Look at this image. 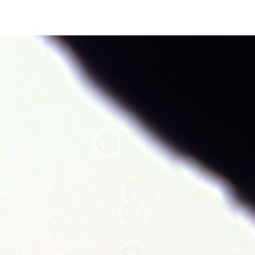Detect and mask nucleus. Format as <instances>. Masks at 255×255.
<instances>
[{
    "label": "nucleus",
    "instance_id": "7ed1b4c3",
    "mask_svg": "<svg viewBox=\"0 0 255 255\" xmlns=\"http://www.w3.org/2000/svg\"><path fill=\"white\" fill-rule=\"evenodd\" d=\"M227 95L229 96V97H233L234 96V93L233 92H229L228 93Z\"/></svg>",
    "mask_w": 255,
    "mask_h": 255
},
{
    "label": "nucleus",
    "instance_id": "f03ea898",
    "mask_svg": "<svg viewBox=\"0 0 255 255\" xmlns=\"http://www.w3.org/2000/svg\"><path fill=\"white\" fill-rule=\"evenodd\" d=\"M135 112H168V110H138Z\"/></svg>",
    "mask_w": 255,
    "mask_h": 255
},
{
    "label": "nucleus",
    "instance_id": "20e7f679",
    "mask_svg": "<svg viewBox=\"0 0 255 255\" xmlns=\"http://www.w3.org/2000/svg\"><path fill=\"white\" fill-rule=\"evenodd\" d=\"M200 93H201V94H202L204 97H206V96H207V95H206V94H203V93H202V92H201V91H200Z\"/></svg>",
    "mask_w": 255,
    "mask_h": 255
},
{
    "label": "nucleus",
    "instance_id": "f257e3e1",
    "mask_svg": "<svg viewBox=\"0 0 255 255\" xmlns=\"http://www.w3.org/2000/svg\"><path fill=\"white\" fill-rule=\"evenodd\" d=\"M139 118L147 127L155 131L164 139L172 143L180 151L192 155L198 158L203 163L231 179L237 186V190L240 198L242 199V184L236 174L230 169L226 168L219 163L218 160L207 156L204 151L199 150L197 146L191 145L185 142L184 138L177 136L171 131L168 127L162 122L161 114H242V113H132Z\"/></svg>",
    "mask_w": 255,
    "mask_h": 255
},
{
    "label": "nucleus",
    "instance_id": "0eeeda50",
    "mask_svg": "<svg viewBox=\"0 0 255 255\" xmlns=\"http://www.w3.org/2000/svg\"><path fill=\"white\" fill-rule=\"evenodd\" d=\"M204 143L206 144L207 143V142L205 141H204Z\"/></svg>",
    "mask_w": 255,
    "mask_h": 255
},
{
    "label": "nucleus",
    "instance_id": "6e6552de",
    "mask_svg": "<svg viewBox=\"0 0 255 255\" xmlns=\"http://www.w3.org/2000/svg\"><path fill=\"white\" fill-rule=\"evenodd\" d=\"M166 95L167 96H169L168 94H167V93H166Z\"/></svg>",
    "mask_w": 255,
    "mask_h": 255
},
{
    "label": "nucleus",
    "instance_id": "423d86ee",
    "mask_svg": "<svg viewBox=\"0 0 255 255\" xmlns=\"http://www.w3.org/2000/svg\"><path fill=\"white\" fill-rule=\"evenodd\" d=\"M221 95H222V96H224V95H225V93L224 92H221Z\"/></svg>",
    "mask_w": 255,
    "mask_h": 255
},
{
    "label": "nucleus",
    "instance_id": "39448f33",
    "mask_svg": "<svg viewBox=\"0 0 255 255\" xmlns=\"http://www.w3.org/2000/svg\"><path fill=\"white\" fill-rule=\"evenodd\" d=\"M148 99L150 100V101H154V99H152L150 97L148 98Z\"/></svg>",
    "mask_w": 255,
    "mask_h": 255
}]
</instances>
